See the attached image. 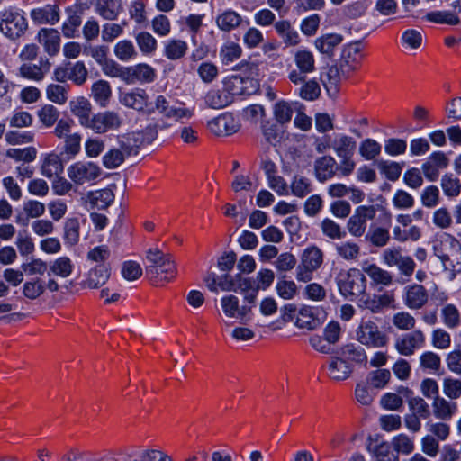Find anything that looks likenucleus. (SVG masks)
Segmentation results:
<instances>
[{
    "label": "nucleus",
    "mask_w": 461,
    "mask_h": 461,
    "mask_svg": "<svg viewBox=\"0 0 461 461\" xmlns=\"http://www.w3.org/2000/svg\"><path fill=\"white\" fill-rule=\"evenodd\" d=\"M29 29L24 10L10 5L0 11V32L9 40L16 41Z\"/></svg>",
    "instance_id": "obj_1"
},
{
    "label": "nucleus",
    "mask_w": 461,
    "mask_h": 461,
    "mask_svg": "<svg viewBox=\"0 0 461 461\" xmlns=\"http://www.w3.org/2000/svg\"><path fill=\"white\" fill-rule=\"evenodd\" d=\"M335 281L340 295L349 301H355L366 291V279L358 268L341 269L335 277Z\"/></svg>",
    "instance_id": "obj_2"
},
{
    "label": "nucleus",
    "mask_w": 461,
    "mask_h": 461,
    "mask_svg": "<svg viewBox=\"0 0 461 461\" xmlns=\"http://www.w3.org/2000/svg\"><path fill=\"white\" fill-rule=\"evenodd\" d=\"M147 260L150 265L146 267V274L150 277H160L168 282L176 276V267L170 254H164L158 249H149Z\"/></svg>",
    "instance_id": "obj_3"
},
{
    "label": "nucleus",
    "mask_w": 461,
    "mask_h": 461,
    "mask_svg": "<svg viewBox=\"0 0 461 461\" xmlns=\"http://www.w3.org/2000/svg\"><path fill=\"white\" fill-rule=\"evenodd\" d=\"M222 84L233 102L256 95L260 89L259 80L249 76L229 75L224 77Z\"/></svg>",
    "instance_id": "obj_4"
},
{
    "label": "nucleus",
    "mask_w": 461,
    "mask_h": 461,
    "mask_svg": "<svg viewBox=\"0 0 461 461\" xmlns=\"http://www.w3.org/2000/svg\"><path fill=\"white\" fill-rule=\"evenodd\" d=\"M356 336L357 340L368 348L385 347L389 341L388 336L371 320L361 321L356 330Z\"/></svg>",
    "instance_id": "obj_5"
},
{
    "label": "nucleus",
    "mask_w": 461,
    "mask_h": 461,
    "mask_svg": "<svg viewBox=\"0 0 461 461\" xmlns=\"http://www.w3.org/2000/svg\"><path fill=\"white\" fill-rule=\"evenodd\" d=\"M432 243L433 254L440 260L445 269L450 261V255L453 256L454 252H461V243L447 232L437 233Z\"/></svg>",
    "instance_id": "obj_6"
},
{
    "label": "nucleus",
    "mask_w": 461,
    "mask_h": 461,
    "mask_svg": "<svg viewBox=\"0 0 461 461\" xmlns=\"http://www.w3.org/2000/svg\"><path fill=\"white\" fill-rule=\"evenodd\" d=\"M101 174L100 167L92 161L76 162L68 168V176L76 185H83L86 182H91L99 177Z\"/></svg>",
    "instance_id": "obj_7"
},
{
    "label": "nucleus",
    "mask_w": 461,
    "mask_h": 461,
    "mask_svg": "<svg viewBox=\"0 0 461 461\" xmlns=\"http://www.w3.org/2000/svg\"><path fill=\"white\" fill-rule=\"evenodd\" d=\"M362 49L361 41L349 42L343 46L339 60L342 74H349L357 68L363 59Z\"/></svg>",
    "instance_id": "obj_8"
},
{
    "label": "nucleus",
    "mask_w": 461,
    "mask_h": 461,
    "mask_svg": "<svg viewBox=\"0 0 461 461\" xmlns=\"http://www.w3.org/2000/svg\"><path fill=\"white\" fill-rule=\"evenodd\" d=\"M325 312L322 308L303 305L298 310L294 324L300 329L315 330L324 321Z\"/></svg>",
    "instance_id": "obj_9"
},
{
    "label": "nucleus",
    "mask_w": 461,
    "mask_h": 461,
    "mask_svg": "<svg viewBox=\"0 0 461 461\" xmlns=\"http://www.w3.org/2000/svg\"><path fill=\"white\" fill-rule=\"evenodd\" d=\"M115 184H110L105 188L89 191L86 202L88 210H105L111 206L115 199Z\"/></svg>",
    "instance_id": "obj_10"
},
{
    "label": "nucleus",
    "mask_w": 461,
    "mask_h": 461,
    "mask_svg": "<svg viewBox=\"0 0 461 461\" xmlns=\"http://www.w3.org/2000/svg\"><path fill=\"white\" fill-rule=\"evenodd\" d=\"M124 82L128 85L140 83L149 84L156 80V69L147 63H138L125 68Z\"/></svg>",
    "instance_id": "obj_11"
},
{
    "label": "nucleus",
    "mask_w": 461,
    "mask_h": 461,
    "mask_svg": "<svg viewBox=\"0 0 461 461\" xmlns=\"http://www.w3.org/2000/svg\"><path fill=\"white\" fill-rule=\"evenodd\" d=\"M121 125L119 116L114 112L106 111L95 114L89 121L86 128L92 129L95 133H105L109 130L116 129Z\"/></svg>",
    "instance_id": "obj_12"
},
{
    "label": "nucleus",
    "mask_w": 461,
    "mask_h": 461,
    "mask_svg": "<svg viewBox=\"0 0 461 461\" xmlns=\"http://www.w3.org/2000/svg\"><path fill=\"white\" fill-rule=\"evenodd\" d=\"M209 130L217 136H229L238 131L240 125L231 113H222L208 122Z\"/></svg>",
    "instance_id": "obj_13"
},
{
    "label": "nucleus",
    "mask_w": 461,
    "mask_h": 461,
    "mask_svg": "<svg viewBox=\"0 0 461 461\" xmlns=\"http://www.w3.org/2000/svg\"><path fill=\"white\" fill-rule=\"evenodd\" d=\"M343 36L339 33H326L318 37L315 47L323 55L324 60H334L335 49L342 42Z\"/></svg>",
    "instance_id": "obj_14"
},
{
    "label": "nucleus",
    "mask_w": 461,
    "mask_h": 461,
    "mask_svg": "<svg viewBox=\"0 0 461 461\" xmlns=\"http://www.w3.org/2000/svg\"><path fill=\"white\" fill-rule=\"evenodd\" d=\"M332 60H324L327 68L325 72H321V79L330 97H335L339 93V84L340 82V67L337 64H330Z\"/></svg>",
    "instance_id": "obj_15"
},
{
    "label": "nucleus",
    "mask_w": 461,
    "mask_h": 461,
    "mask_svg": "<svg viewBox=\"0 0 461 461\" xmlns=\"http://www.w3.org/2000/svg\"><path fill=\"white\" fill-rule=\"evenodd\" d=\"M30 16L35 24L54 25L59 21V8L57 5L47 4L31 10Z\"/></svg>",
    "instance_id": "obj_16"
},
{
    "label": "nucleus",
    "mask_w": 461,
    "mask_h": 461,
    "mask_svg": "<svg viewBox=\"0 0 461 461\" xmlns=\"http://www.w3.org/2000/svg\"><path fill=\"white\" fill-rule=\"evenodd\" d=\"M120 149L127 156H137L142 147L145 146V140L141 133L131 131L122 134L118 139Z\"/></svg>",
    "instance_id": "obj_17"
},
{
    "label": "nucleus",
    "mask_w": 461,
    "mask_h": 461,
    "mask_svg": "<svg viewBox=\"0 0 461 461\" xmlns=\"http://www.w3.org/2000/svg\"><path fill=\"white\" fill-rule=\"evenodd\" d=\"M330 377L335 381H344L348 379L353 370L354 365L347 362L341 355L334 353L330 356V362L328 366Z\"/></svg>",
    "instance_id": "obj_18"
},
{
    "label": "nucleus",
    "mask_w": 461,
    "mask_h": 461,
    "mask_svg": "<svg viewBox=\"0 0 461 461\" xmlns=\"http://www.w3.org/2000/svg\"><path fill=\"white\" fill-rule=\"evenodd\" d=\"M207 288L213 293L218 292V288L222 291L236 292L232 276L229 272L218 276L215 272L210 271L203 278Z\"/></svg>",
    "instance_id": "obj_19"
},
{
    "label": "nucleus",
    "mask_w": 461,
    "mask_h": 461,
    "mask_svg": "<svg viewBox=\"0 0 461 461\" xmlns=\"http://www.w3.org/2000/svg\"><path fill=\"white\" fill-rule=\"evenodd\" d=\"M119 99L120 103L126 107L143 111L147 106L148 94L145 89L136 87L130 92H122Z\"/></svg>",
    "instance_id": "obj_20"
},
{
    "label": "nucleus",
    "mask_w": 461,
    "mask_h": 461,
    "mask_svg": "<svg viewBox=\"0 0 461 461\" xmlns=\"http://www.w3.org/2000/svg\"><path fill=\"white\" fill-rule=\"evenodd\" d=\"M38 41L50 56H55L60 50V35L53 28H41L37 35Z\"/></svg>",
    "instance_id": "obj_21"
},
{
    "label": "nucleus",
    "mask_w": 461,
    "mask_h": 461,
    "mask_svg": "<svg viewBox=\"0 0 461 461\" xmlns=\"http://www.w3.org/2000/svg\"><path fill=\"white\" fill-rule=\"evenodd\" d=\"M335 167H337V162L333 157L323 156L318 158L314 163L316 179L323 183L331 178L335 175Z\"/></svg>",
    "instance_id": "obj_22"
},
{
    "label": "nucleus",
    "mask_w": 461,
    "mask_h": 461,
    "mask_svg": "<svg viewBox=\"0 0 461 461\" xmlns=\"http://www.w3.org/2000/svg\"><path fill=\"white\" fill-rule=\"evenodd\" d=\"M95 11L104 20H116L122 11V0H95Z\"/></svg>",
    "instance_id": "obj_23"
},
{
    "label": "nucleus",
    "mask_w": 461,
    "mask_h": 461,
    "mask_svg": "<svg viewBox=\"0 0 461 461\" xmlns=\"http://www.w3.org/2000/svg\"><path fill=\"white\" fill-rule=\"evenodd\" d=\"M65 156L55 153H50L44 158L41 165V175L48 178H51L53 175H60L64 171Z\"/></svg>",
    "instance_id": "obj_24"
},
{
    "label": "nucleus",
    "mask_w": 461,
    "mask_h": 461,
    "mask_svg": "<svg viewBox=\"0 0 461 461\" xmlns=\"http://www.w3.org/2000/svg\"><path fill=\"white\" fill-rule=\"evenodd\" d=\"M111 268L104 263L97 264L88 272L86 278V286L91 289L98 288L104 285L109 279Z\"/></svg>",
    "instance_id": "obj_25"
},
{
    "label": "nucleus",
    "mask_w": 461,
    "mask_h": 461,
    "mask_svg": "<svg viewBox=\"0 0 461 461\" xmlns=\"http://www.w3.org/2000/svg\"><path fill=\"white\" fill-rule=\"evenodd\" d=\"M336 353L353 365L366 364L367 362V355L361 346H357L353 343L346 344L339 348L336 349Z\"/></svg>",
    "instance_id": "obj_26"
},
{
    "label": "nucleus",
    "mask_w": 461,
    "mask_h": 461,
    "mask_svg": "<svg viewBox=\"0 0 461 461\" xmlns=\"http://www.w3.org/2000/svg\"><path fill=\"white\" fill-rule=\"evenodd\" d=\"M428 301V294L421 285H412L407 287L405 304L410 309H420Z\"/></svg>",
    "instance_id": "obj_27"
},
{
    "label": "nucleus",
    "mask_w": 461,
    "mask_h": 461,
    "mask_svg": "<svg viewBox=\"0 0 461 461\" xmlns=\"http://www.w3.org/2000/svg\"><path fill=\"white\" fill-rule=\"evenodd\" d=\"M137 46L143 56H152L157 50L158 41L149 32L146 31L136 32L133 31Z\"/></svg>",
    "instance_id": "obj_28"
},
{
    "label": "nucleus",
    "mask_w": 461,
    "mask_h": 461,
    "mask_svg": "<svg viewBox=\"0 0 461 461\" xmlns=\"http://www.w3.org/2000/svg\"><path fill=\"white\" fill-rule=\"evenodd\" d=\"M164 43L163 55L170 60L182 59L187 52L188 44L179 39H168Z\"/></svg>",
    "instance_id": "obj_29"
},
{
    "label": "nucleus",
    "mask_w": 461,
    "mask_h": 461,
    "mask_svg": "<svg viewBox=\"0 0 461 461\" xmlns=\"http://www.w3.org/2000/svg\"><path fill=\"white\" fill-rule=\"evenodd\" d=\"M242 18L239 13L232 9H227L220 14L215 23L217 27L226 32H230L241 24Z\"/></svg>",
    "instance_id": "obj_30"
},
{
    "label": "nucleus",
    "mask_w": 461,
    "mask_h": 461,
    "mask_svg": "<svg viewBox=\"0 0 461 461\" xmlns=\"http://www.w3.org/2000/svg\"><path fill=\"white\" fill-rule=\"evenodd\" d=\"M205 103L213 109H221L233 103L232 97L223 86L222 89H211L205 95Z\"/></svg>",
    "instance_id": "obj_31"
},
{
    "label": "nucleus",
    "mask_w": 461,
    "mask_h": 461,
    "mask_svg": "<svg viewBox=\"0 0 461 461\" xmlns=\"http://www.w3.org/2000/svg\"><path fill=\"white\" fill-rule=\"evenodd\" d=\"M91 95L95 102L101 107H105L112 96V88L108 81L99 79L93 83Z\"/></svg>",
    "instance_id": "obj_32"
},
{
    "label": "nucleus",
    "mask_w": 461,
    "mask_h": 461,
    "mask_svg": "<svg viewBox=\"0 0 461 461\" xmlns=\"http://www.w3.org/2000/svg\"><path fill=\"white\" fill-rule=\"evenodd\" d=\"M81 149V135L78 133L68 134L65 138L64 144L57 147L56 150L65 156V161H69L77 155Z\"/></svg>",
    "instance_id": "obj_33"
},
{
    "label": "nucleus",
    "mask_w": 461,
    "mask_h": 461,
    "mask_svg": "<svg viewBox=\"0 0 461 461\" xmlns=\"http://www.w3.org/2000/svg\"><path fill=\"white\" fill-rule=\"evenodd\" d=\"M70 108L73 114L78 117L80 124L86 127L90 121V102L84 96H81L76 101H70Z\"/></svg>",
    "instance_id": "obj_34"
},
{
    "label": "nucleus",
    "mask_w": 461,
    "mask_h": 461,
    "mask_svg": "<svg viewBox=\"0 0 461 461\" xmlns=\"http://www.w3.org/2000/svg\"><path fill=\"white\" fill-rule=\"evenodd\" d=\"M73 269L74 265L72 260L67 256H62L50 262L48 275H54L62 278H66L72 274Z\"/></svg>",
    "instance_id": "obj_35"
},
{
    "label": "nucleus",
    "mask_w": 461,
    "mask_h": 461,
    "mask_svg": "<svg viewBox=\"0 0 461 461\" xmlns=\"http://www.w3.org/2000/svg\"><path fill=\"white\" fill-rule=\"evenodd\" d=\"M285 275H279L276 284V292L283 300H292L298 293V286L293 280H286Z\"/></svg>",
    "instance_id": "obj_36"
},
{
    "label": "nucleus",
    "mask_w": 461,
    "mask_h": 461,
    "mask_svg": "<svg viewBox=\"0 0 461 461\" xmlns=\"http://www.w3.org/2000/svg\"><path fill=\"white\" fill-rule=\"evenodd\" d=\"M323 261L322 251L316 246L306 248L301 258V264L309 267L310 270L318 269Z\"/></svg>",
    "instance_id": "obj_37"
},
{
    "label": "nucleus",
    "mask_w": 461,
    "mask_h": 461,
    "mask_svg": "<svg viewBox=\"0 0 461 461\" xmlns=\"http://www.w3.org/2000/svg\"><path fill=\"white\" fill-rule=\"evenodd\" d=\"M432 407L434 416L437 419L448 420L451 419L456 405V403L450 404L444 398L437 396L433 399Z\"/></svg>",
    "instance_id": "obj_38"
},
{
    "label": "nucleus",
    "mask_w": 461,
    "mask_h": 461,
    "mask_svg": "<svg viewBox=\"0 0 461 461\" xmlns=\"http://www.w3.org/2000/svg\"><path fill=\"white\" fill-rule=\"evenodd\" d=\"M332 148L339 158L353 156L356 149V141L350 136L341 134L335 139Z\"/></svg>",
    "instance_id": "obj_39"
},
{
    "label": "nucleus",
    "mask_w": 461,
    "mask_h": 461,
    "mask_svg": "<svg viewBox=\"0 0 461 461\" xmlns=\"http://www.w3.org/2000/svg\"><path fill=\"white\" fill-rule=\"evenodd\" d=\"M425 19L438 24L457 25L460 23L458 15L450 11H431L426 14Z\"/></svg>",
    "instance_id": "obj_40"
},
{
    "label": "nucleus",
    "mask_w": 461,
    "mask_h": 461,
    "mask_svg": "<svg viewBox=\"0 0 461 461\" xmlns=\"http://www.w3.org/2000/svg\"><path fill=\"white\" fill-rule=\"evenodd\" d=\"M242 54L241 47L235 42H225L220 48L219 57L222 65H229Z\"/></svg>",
    "instance_id": "obj_41"
},
{
    "label": "nucleus",
    "mask_w": 461,
    "mask_h": 461,
    "mask_svg": "<svg viewBox=\"0 0 461 461\" xmlns=\"http://www.w3.org/2000/svg\"><path fill=\"white\" fill-rule=\"evenodd\" d=\"M294 62L301 72L311 73L315 70V59L312 51L299 50L295 52Z\"/></svg>",
    "instance_id": "obj_42"
},
{
    "label": "nucleus",
    "mask_w": 461,
    "mask_h": 461,
    "mask_svg": "<svg viewBox=\"0 0 461 461\" xmlns=\"http://www.w3.org/2000/svg\"><path fill=\"white\" fill-rule=\"evenodd\" d=\"M280 123L276 121L262 120L261 129L266 140L271 145H276L282 139Z\"/></svg>",
    "instance_id": "obj_43"
},
{
    "label": "nucleus",
    "mask_w": 461,
    "mask_h": 461,
    "mask_svg": "<svg viewBox=\"0 0 461 461\" xmlns=\"http://www.w3.org/2000/svg\"><path fill=\"white\" fill-rule=\"evenodd\" d=\"M114 55L121 61H129L138 56V52L131 40H121L114 45Z\"/></svg>",
    "instance_id": "obj_44"
},
{
    "label": "nucleus",
    "mask_w": 461,
    "mask_h": 461,
    "mask_svg": "<svg viewBox=\"0 0 461 461\" xmlns=\"http://www.w3.org/2000/svg\"><path fill=\"white\" fill-rule=\"evenodd\" d=\"M63 239L66 244L74 246L79 241V221L76 217L68 218L64 223Z\"/></svg>",
    "instance_id": "obj_45"
},
{
    "label": "nucleus",
    "mask_w": 461,
    "mask_h": 461,
    "mask_svg": "<svg viewBox=\"0 0 461 461\" xmlns=\"http://www.w3.org/2000/svg\"><path fill=\"white\" fill-rule=\"evenodd\" d=\"M377 167L380 173L384 175L385 178L392 182H395L399 179L402 170L401 164L391 160L382 159L377 162Z\"/></svg>",
    "instance_id": "obj_46"
},
{
    "label": "nucleus",
    "mask_w": 461,
    "mask_h": 461,
    "mask_svg": "<svg viewBox=\"0 0 461 461\" xmlns=\"http://www.w3.org/2000/svg\"><path fill=\"white\" fill-rule=\"evenodd\" d=\"M45 292V284L40 277L23 283V294L30 300H35Z\"/></svg>",
    "instance_id": "obj_47"
},
{
    "label": "nucleus",
    "mask_w": 461,
    "mask_h": 461,
    "mask_svg": "<svg viewBox=\"0 0 461 461\" xmlns=\"http://www.w3.org/2000/svg\"><path fill=\"white\" fill-rule=\"evenodd\" d=\"M6 156L15 161L30 163L35 160L37 157V149L32 146L23 149L11 148L7 149Z\"/></svg>",
    "instance_id": "obj_48"
},
{
    "label": "nucleus",
    "mask_w": 461,
    "mask_h": 461,
    "mask_svg": "<svg viewBox=\"0 0 461 461\" xmlns=\"http://www.w3.org/2000/svg\"><path fill=\"white\" fill-rule=\"evenodd\" d=\"M382 146L374 139H365L359 145V154L366 160H372L381 153Z\"/></svg>",
    "instance_id": "obj_49"
},
{
    "label": "nucleus",
    "mask_w": 461,
    "mask_h": 461,
    "mask_svg": "<svg viewBox=\"0 0 461 461\" xmlns=\"http://www.w3.org/2000/svg\"><path fill=\"white\" fill-rule=\"evenodd\" d=\"M366 240H369L375 247H384L390 240L389 229L384 227H370L366 235Z\"/></svg>",
    "instance_id": "obj_50"
},
{
    "label": "nucleus",
    "mask_w": 461,
    "mask_h": 461,
    "mask_svg": "<svg viewBox=\"0 0 461 461\" xmlns=\"http://www.w3.org/2000/svg\"><path fill=\"white\" fill-rule=\"evenodd\" d=\"M293 113V108L285 100H279L274 105L275 120L280 124L289 122L292 119Z\"/></svg>",
    "instance_id": "obj_51"
},
{
    "label": "nucleus",
    "mask_w": 461,
    "mask_h": 461,
    "mask_svg": "<svg viewBox=\"0 0 461 461\" xmlns=\"http://www.w3.org/2000/svg\"><path fill=\"white\" fill-rule=\"evenodd\" d=\"M124 155L119 149H109L102 158L104 167L107 169L119 167L125 160Z\"/></svg>",
    "instance_id": "obj_52"
},
{
    "label": "nucleus",
    "mask_w": 461,
    "mask_h": 461,
    "mask_svg": "<svg viewBox=\"0 0 461 461\" xmlns=\"http://www.w3.org/2000/svg\"><path fill=\"white\" fill-rule=\"evenodd\" d=\"M441 187L445 195L448 197H456L461 192V183L456 177H453L451 174H445L441 178Z\"/></svg>",
    "instance_id": "obj_53"
},
{
    "label": "nucleus",
    "mask_w": 461,
    "mask_h": 461,
    "mask_svg": "<svg viewBox=\"0 0 461 461\" xmlns=\"http://www.w3.org/2000/svg\"><path fill=\"white\" fill-rule=\"evenodd\" d=\"M321 23V16L318 14H312L304 17L300 23V30L305 36H313L316 34Z\"/></svg>",
    "instance_id": "obj_54"
},
{
    "label": "nucleus",
    "mask_w": 461,
    "mask_h": 461,
    "mask_svg": "<svg viewBox=\"0 0 461 461\" xmlns=\"http://www.w3.org/2000/svg\"><path fill=\"white\" fill-rule=\"evenodd\" d=\"M393 204L394 208L399 210H406L412 208L415 203L414 197L405 190L398 189L396 190L393 197Z\"/></svg>",
    "instance_id": "obj_55"
},
{
    "label": "nucleus",
    "mask_w": 461,
    "mask_h": 461,
    "mask_svg": "<svg viewBox=\"0 0 461 461\" xmlns=\"http://www.w3.org/2000/svg\"><path fill=\"white\" fill-rule=\"evenodd\" d=\"M367 0H357L344 7V14L348 19H357L363 16L368 8Z\"/></svg>",
    "instance_id": "obj_56"
},
{
    "label": "nucleus",
    "mask_w": 461,
    "mask_h": 461,
    "mask_svg": "<svg viewBox=\"0 0 461 461\" xmlns=\"http://www.w3.org/2000/svg\"><path fill=\"white\" fill-rule=\"evenodd\" d=\"M121 274L125 280L134 281L141 276L142 268L138 262L126 260L122 263Z\"/></svg>",
    "instance_id": "obj_57"
},
{
    "label": "nucleus",
    "mask_w": 461,
    "mask_h": 461,
    "mask_svg": "<svg viewBox=\"0 0 461 461\" xmlns=\"http://www.w3.org/2000/svg\"><path fill=\"white\" fill-rule=\"evenodd\" d=\"M87 74L84 61L78 60L73 66H69V80L77 86H82L86 81Z\"/></svg>",
    "instance_id": "obj_58"
},
{
    "label": "nucleus",
    "mask_w": 461,
    "mask_h": 461,
    "mask_svg": "<svg viewBox=\"0 0 461 461\" xmlns=\"http://www.w3.org/2000/svg\"><path fill=\"white\" fill-rule=\"evenodd\" d=\"M421 203L428 208H433L439 203V189L436 185L426 186L420 195Z\"/></svg>",
    "instance_id": "obj_59"
},
{
    "label": "nucleus",
    "mask_w": 461,
    "mask_h": 461,
    "mask_svg": "<svg viewBox=\"0 0 461 461\" xmlns=\"http://www.w3.org/2000/svg\"><path fill=\"white\" fill-rule=\"evenodd\" d=\"M21 269L27 276H42L47 270V262L41 258H32L29 262H24L21 265Z\"/></svg>",
    "instance_id": "obj_60"
},
{
    "label": "nucleus",
    "mask_w": 461,
    "mask_h": 461,
    "mask_svg": "<svg viewBox=\"0 0 461 461\" xmlns=\"http://www.w3.org/2000/svg\"><path fill=\"white\" fill-rule=\"evenodd\" d=\"M34 133L32 131H9L5 134V140L10 145L29 143L33 140Z\"/></svg>",
    "instance_id": "obj_61"
},
{
    "label": "nucleus",
    "mask_w": 461,
    "mask_h": 461,
    "mask_svg": "<svg viewBox=\"0 0 461 461\" xmlns=\"http://www.w3.org/2000/svg\"><path fill=\"white\" fill-rule=\"evenodd\" d=\"M320 95L321 87L314 79L304 82L300 88V97L306 101H314Z\"/></svg>",
    "instance_id": "obj_62"
},
{
    "label": "nucleus",
    "mask_w": 461,
    "mask_h": 461,
    "mask_svg": "<svg viewBox=\"0 0 461 461\" xmlns=\"http://www.w3.org/2000/svg\"><path fill=\"white\" fill-rule=\"evenodd\" d=\"M46 95L50 101L58 104H63L68 100L65 87L58 84H50L46 88Z\"/></svg>",
    "instance_id": "obj_63"
},
{
    "label": "nucleus",
    "mask_w": 461,
    "mask_h": 461,
    "mask_svg": "<svg viewBox=\"0 0 461 461\" xmlns=\"http://www.w3.org/2000/svg\"><path fill=\"white\" fill-rule=\"evenodd\" d=\"M219 70L215 64L204 61L197 68L199 77L204 83H212L218 76Z\"/></svg>",
    "instance_id": "obj_64"
}]
</instances>
